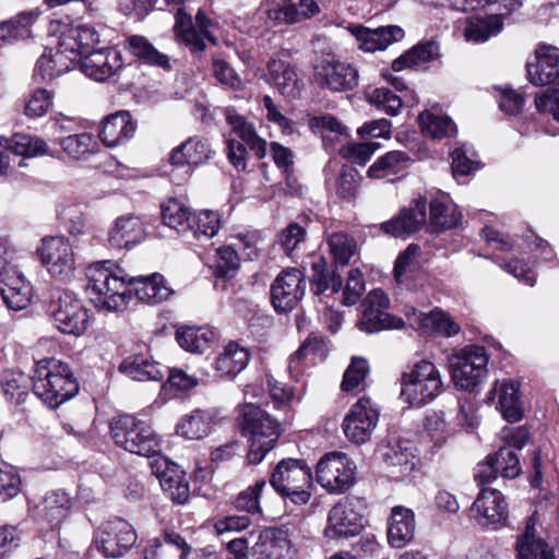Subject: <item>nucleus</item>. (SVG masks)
Masks as SVG:
<instances>
[{"label":"nucleus","instance_id":"27","mask_svg":"<svg viewBox=\"0 0 559 559\" xmlns=\"http://www.w3.org/2000/svg\"><path fill=\"white\" fill-rule=\"evenodd\" d=\"M250 359L247 347L229 342L215 358L214 369L221 378L233 380L247 368Z\"/></svg>","mask_w":559,"mask_h":559},{"label":"nucleus","instance_id":"10","mask_svg":"<svg viewBox=\"0 0 559 559\" xmlns=\"http://www.w3.org/2000/svg\"><path fill=\"white\" fill-rule=\"evenodd\" d=\"M55 326L64 334L79 336L87 329L88 312L71 292H62L48 307Z\"/></svg>","mask_w":559,"mask_h":559},{"label":"nucleus","instance_id":"23","mask_svg":"<svg viewBox=\"0 0 559 559\" xmlns=\"http://www.w3.org/2000/svg\"><path fill=\"white\" fill-rule=\"evenodd\" d=\"M528 80L534 85L552 84L559 79V49L554 46H543L536 50L535 62H528Z\"/></svg>","mask_w":559,"mask_h":559},{"label":"nucleus","instance_id":"63","mask_svg":"<svg viewBox=\"0 0 559 559\" xmlns=\"http://www.w3.org/2000/svg\"><path fill=\"white\" fill-rule=\"evenodd\" d=\"M224 116L227 123L231 127L233 131L246 143L247 141L252 140L257 134L255 129L252 123L247 121V119L239 115L237 110L233 107H227L224 109Z\"/></svg>","mask_w":559,"mask_h":559},{"label":"nucleus","instance_id":"58","mask_svg":"<svg viewBox=\"0 0 559 559\" xmlns=\"http://www.w3.org/2000/svg\"><path fill=\"white\" fill-rule=\"evenodd\" d=\"M381 147L380 142H352L340 148L338 154L342 158L366 165L377 150Z\"/></svg>","mask_w":559,"mask_h":559},{"label":"nucleus","instance_id":"34","mask_svg":"<svg viewBox=\"0 0 559 559\" xmlns=\"http://www.w3.org/2000/svg\"><path fill=\"white\" fill-rule=\"evenodd\" d=\"M176 341L186 352L203 354L215 343V332L209 326L180 325L176 329Z\"/></svg>","mask_w":559,"mask_h":559},{"label":"nucleus","instance_id":"56","mask_svg":"<svg viewBox=\"0 0 559 559\" xmlns=\"http://www.w3.org/2000/svg\"><path fill=\"white\" fill-rule=\"evenodd\" d=\"M452 170L453 175L456 176H467L478 169L479 160L477 158V153L471 145L463 144L462 146L455 148L452 154Z\"/></svg>","mask_w":559,"mask_h":559},{"label":"nucleus","instance_id":"59","mask_svg":"<svg viewBox=\"0 0 559 559\" xmlns=\"http://www.w3.org/2000/svg\"><path fill=\"white\" fill-rule=\"evenodd\" d=\"M21 486L22 480L17 469L8 463H0V502L16 497Z\"/></svg>","mask_w":559,"mask_h":559},{"label":"nucleus","instance_id":"32","mask_svg":"<svg viewBox=\"0 0 559 559\" xmlns=\"http://www.w3.org/2000/svg\"><path fill=\"white\" fill-rule=\"evenodd\" d=\"M415 519L409 509L394 507L390 518V526L386 528V540L395 548H403L414 537Z\"/></svg>","mask_w":559,"mask_h":559},{"label":"nucleus","instance_id":"3","mask_svg":"<svg viewBox=\"0 0 559 559\" xmlns=\"http://www.w3.org/2000/svg\"><path fill=\"white\" fill-rule=\"evenodd\" d=\"M95 36L86 25L64 26L60 31L58 46L46 48L36 63L35 71L44 79L51 80L71 70L80 59L83 48H88Z\"/></svg>","mask_w":559,"mask_h":559},{"label":"nucleus","instance_id":"14","mask_svg":"<svg viewBox=\"0 0 559 559\" xmlns=\"http://www.w3.org/2000/svg\"><path fill=\"white\" fill-rule=\"evenodd\" d=\"M175 17V37L177 41L187 46L191 53L203 52L206 48L205 39L214 46L217 45V38L210 33L212 22L202 10H199L195 15L198 28L194 27L191 15L183 9H178Z\"/></svg>","mask_w":559,"mask_h":559},{"label":"nucleus","instance_id":"36","mask_svg":"<svg viewBox=\"0 0 559 559\" xmlns=\"http://www.w3.org/2000/svg\"><path fill=\"white\" fill-rule=\"evenodd\" d=\"M429 210L428 229L431 233L455 228L462 219L456 206L445 195L431 200Z\"/></svg>","mask_w":559,"mask_h":559},{"label":"nucleus","instance_id":"29","mask_svg":"<svg viewBox=\"0 0 559 559\" xmlns=\"http://www.w3.org/2000/svg\"><path fill=\"white\" fill-rule=\"evenodd\" d=\"M498 399V408L502 417L514 423L522 418L523 408L519 395V384L512 380L496 383L487 396V402L491 403Z\"/></svg>","mask_w":559,"mask_h":559},{"label":"nucleus","instance_id":"38","mask_svg":"<svg viewBox=\"0 0 559 559\" xmlns=\"http://www.w3.org/2000/svg\"><path fill=\"white\" fill-rule=\"evenodd\" d=\"M143 235L141 219L134 215L117 218L115 226L108 234V241L112 248L122 249L134 246Z\"/></svg>","mask_w":559,"mask_h":559},{"label":"nucleus","instance_id":"7","mask_svg":"<svg viewBox=\"0 0 559 559\" xmlns=\"http://www.w3.org/2000/svg\"><path fill=\"white\" fill-rule=\"evenodd\" d=\"M400 399L411 407H423L443 391L441 373L436 365L421 359L401 376Z\"/></svg>","mask_w":559,"mask_h":559},{"label":"nucleus","instance_id":"43","mask_svg":"<svg viewBox=\"0 0 559 559\" xmlns=\"http://www.w3.org/2000/svg\"><path fill=\"white\" fill-rule=\"evenodd\" d=\"M127 49L143 63L171 70L167 55L159 52L144 36L132 35L126 39Z\"/></svg>","mask_w":559,"mask_h":559},{"label":"nucleus","instance_id":"48","mask_svg":"<svg viewBox=\"0 0 559 559\" xmlns=\"http://www.w3.org/2000/svg\"><path fill=\"white\" fill-rule=\"evenodd\" d=\"M328 246L336 265H347L357 253V242L353 236L344 231L332 233L328 236Z\"/></svg>","mask_w":559,"mask_h":559},{"label":"nucleus","instance_id":"30","mask_svg":"<svg viewBox=\"0 0 559 559\" xmlns=\"http://www.w3.org/2000/svg\"><path fill=\"white\" fill-rule=\"evenodd\" d=\"M536 522L533 516L526 520L524 532L515 544L516 559H556L552 547L535 534Z\"/></svg>","mask_w":559,"mask_h":559},{"label":"nucleus","instance_id":"47","mask_svg":"<svg viewBox=\"0 0 559 559\" xmlns=\"http://www.w3.org/2000/svg\"><path fill=\"white\" fill-rule=\"evenodd\" d=\"M62 151L74 160L87 159L94 154L96 142L88 132L73 133L57 138Z\"/></svg>","mask_w":559,"mask_h":559},{"label":"nucleus","instance_id":"1","mask_svg":"<svg viewBox=\"0 0 559 559\" xmlns=\"http://www.w3.org/2000/svg\"><path fill=\"white\" fill-rule=\"evenodd\" d=\"M114 266L111 261L105 260L94 262L87 267L86 293L98 309H123L133 295L142 302L157 305L168 300L175 293L159 273L131 277L126 282L124 277L112 270Z\"/></svg>","mask_w":559,"mask_h":559},{"label":"nucleus","instance_id":"2","mask_svg":"<svg viewBox=\"0 0 559 559\" xmlns=\"http://www.w3.org/2000/svg\"><path fill=\"white\" fill-rule=\"evenodd\" d=\"M34 394L50 408H57L74 397L80 384L72 368L55 358L39 360L32 376Z\"/></svg>","mask_w":559,"mask_h":559},{"label":"nucleus","instance_id":"57","mask_svg":"<svg viewBox=\"0 0 559 559\" xmlns=\"http://www.w3.org/2000/svg\"><path fill=\"white\" fill-rule=\"evenodd\" d=\"M489 461H495L499 475L503 478H515L521 473L519 456L508 447H501L496 453L489 454Z\"/></svg>","mask_w":559,"mask_h":559},{"label":"nucleus","instance_id":"5","mask_svg":"<svg viewBox=\"0 0 559 559\" xmlns=\"http://www.w3.org/2000/svg\"><path fill=\"white\" fill-rule=\"evenodd\" d=\"M270 485L286 502L307 504L312 497V469L304 459H282L271 472Z\"/></svg>","mask_w":559,"mask_h":559},{"label":"nucleus","instance_id":"12","mask_svg":"<svg viewBox=\"0 0 559 559\" xmlns=\"http://www.w3.org/2000/svg\"><path fill=\"white\" fill-rule=\"evenodd\" d=\"M136 538V532L128 521L122 518H112L102 524L95 536V543L106 558L117 559L134 546Z\"/></svg>","mask_w":559,"mask_h":559},{"label":"nucleus","instance_id":"13","mask_svg":"<svg viewBox=\"0 0 559 559\" xmlns=\"http://www.w3.org/2000/svg\"><path fill=\"white\" fill-rule=\"evenodd\" d=\"M380 417V408L369 397H360L344 417L342 428L354 444L370 440Z\"/></svg>","mask_w":559,"mask_h":559},{"label":"nucleus","instance_id":"15","mask_svg":"<svg viewBox=\"0 0 559 559\" xmlns=\"http://www.w3.org/2000/svg\"><path fill=\"white\" fill-rule=\"evenodd\" d=\"M362 528L360 502L355 498L345 497L331 508L324 533L329 538H346L358 535Z\"/></svg>","mask_w":559,"mask_h":559},{"label":"nucleus","instance_id":"25","mask_svg":"<svg viewBox=\"0 0 559 559\" xmlns=\"http://www.w3.org/2000/svg\"><path fill=\"white\" fill-rule=\"evenodd\" d=\"M136 127V122L129 111H117L104 120L99 131V139L106 146L115 147L132 139Z\"/></svg>","mask_w":559,"mask_h":559},{"label":"nucleus","instance_id":"37","mask_svg":"<svg viewBox=\"0 0 559 559\" xmlns=\"http://www.w3.org/2000/svg\"><path fill=\"white\" fill-rule=\"evenodd\" d=\"M71 508L72 499L69 493L62 489L47 492L38 507L40 516L52 528L59 526L63 522Z\"/></svg>","mask_w":559,"mask_h":559},{"label":"nucleus","instance_id":"53","mask_svg":"<svg viewBox=\"0 0 559 559\" xmlns=\"http://www.w3.org/2000/svg\"><path fill=\"white\" fill-rule=\"evenodd\" d=\"M352 35L356 38L358 47L366 52H374L384 49V26L376 29L362 25L348 27Z\"/></svg>","mask_w":559,"mask_h":559},{"label":"nucleus","instance_id":"21","mask_svg":"<svg viewBox=\"0 0 559 559\" xmlns=\"http://www.w3.org/2000/svg\"><path fill=\"white\" fill-rule=\"evenodd\" d=\"M253 551L258 559H293L295 555L288 532L277 527L261 531Z\"/></svg>","mask_w":559,"mask_h":559},{"label":"nucleus","instance_id":"49","mask_svg":"<svg viewBox=\"0 0 559 559\" xmlns=\"http://www.w3.org/2000/svg\"><path fill=\"white\" fill-rule=\"evenodd\" d=\"M222 215L218 212L203 210L191 213L189 230L198 239L214 237L221 228Z\"/></svg>","mask_w":559,"mask_h":559},{"label":"nucleus","instance_id":"55","mask_svg":"<svg viewBox=\"0 0 559 559\" xmlns=\"http://www.w3.org/2000/svg\"><path fill=\"white\" fill-rule=\"evenodd\" d=\"M361 177L352 166L343 165L336 179V194L346 201H353L358 195Z\"/></svg>","mask_w":559,"mask_h":559},{"label":"nucleus","instance_id":"16","mask_svg":"<svg viewBox=\"0 0 559 559\" xmlns=\"http://www.w3.org/2000/svg\"><path fill=\"white\" fill-rule=\"evenodd\" d=\"M313 79L321 88L348 92L358 85V71L350 63L323 58L314 66Z\"/></svg>","mask_w":559,"mask_h":559},{"label":"nucleus","instance_id":"44","mask_svg":"<svg viewBox=\"0 0 559 559\" xmlns=\"http://www.w3.org/2000/svg\"><path fill=\"white\" fill-rule=\"evenodd\" d=\"M119 370L136 381H160L164 378L158 364L141 355H133L123 359Z\"/></svg>","mask_w":559,"mask_h":559},{"label":"nucleus","instance_id":"6","mask_svg":"<svg viewBox=\"0 0 559 559\" xmlns=\"http://www.w3.org/2000/svg\"><path fill=\"white\" fill-rule=\"evenodd\" d=\"M115 444L132 454L151 457L160 452V440L152 426L133 415L114 417L109 425Z\"/></svg>","mask_w":559,"mask_h":559},{"label":"nucleus","instance_id":"61","mask_svg":"<svg viewBox=\"0 0 559 559\" xmlns=\"http://www.w3.org/2000/svg\"><path fill=\"white\" fill-rule=\"evenodd\" d=\"M159 539L162 548H164L165 556L168 558H170V555L176 552L178 559H188V556L192 551V547L188 544L186 538L175 531H164L162 538Z\"/></svg>","mask_w":559,"mask_h":559},{"label":"nucleus","instance_id":"35","mask_svg":"<svg viewBox=\"0 0 559 559\" xmlns=\"http://www.w3.org/2000/svg\"><path fill=\"white\" fill-rule=\"evenodd\" d=\"M416 321V330L424 336L451 337L460 332V325L438 308L429 313L420 312Z\"/></svg>","mask_w":559,"mask_h":559},{"label":"nucleus","instance_id":"46","mask_svg":"<svg viewBox=\"0 0 559 559\" xmlns=\"http://www.w3.org/2000/svg\"><path fill=\"white\" fill-rule=\"evenodd\" d=\"M38 10L22 12L19 15L0 22V46L12 44L29 35L28 26L39 15Z\"/></svg>","mask_w":559,"mask_h":559},{"label":"nucleus","instance_id":"62","mask_svg":"<svg viewBox=\"0 0 559 559\" xmlns=\"http://www.w3.org/2000/svg\"><path fill=\"white\" fill-rule=\"evenodd\" d=\"M365 292V280L359 269H352L348 272L346 285L342 294V304L353 306L358 302Z\"/></svg>","mask_w":559,"mask_h":559},{"label":"nucleus","instance_id":"60","mask_svg":"<svg viewBox=\"0 0 559 559\" xmlns=\"http://www.w3.org/2000/svg\"><path fill=\"white\" fill-rule=\"evenodd\" d=\"M265 486V480H258L253 486L239 492L234 500L235 508L250 514L260 513L259 500Z\"/></svg>","mask_w":559,"mask_h":559},{"label":"nucleus","instance_id":"4","mask_svg":"<svg viewBox=\"0 0 559 559\" xmlns=\"http://www.w3.org/2000/svg\"><path fill=\"white\" fill-rule=\"evenodd\" d=\"M237 424L240 433L248 439L247 461L252 465L263 461L282 435L278 420L253 404H246L240 408Z\"/></svg>","mask_w":559,"mask_h":559},{"label":"nucleus","instance_id":"42","mask_svg":"<svg viewBox=\"0 0 559 559\" xmlns=\"http://www.w3.org/2000/svg\"><path fill=\"white\" fill-rule=\"evenodd\" d=\"M267 79L282 95L295 97L298 90V75L295 68L283 60H271L267 63Z\"/></svg>","mask_w":559,"mask_h":559},{"label":"nucleus","instance_id":"40","mask_svg":"<svg viewBox=\"0 0 559 559\" xmlns=\"http://www.w3.org/2000/svg\"><path fill=\"white\" fill-rule=\"evenodd\" d=\"M214 426V415L210 411L194 409L177 424L176 432L189 440L206 437Z\"/></svg>","mask_w":559,"mask_h":559},{"label":"nucleus","instance_id":"8","mask_svg":"<svg viewBox=\"0 0 559 559\" xmlns=\"http://www.w3.org/2000/svg\"><path fill=\"white\" fill-rule=\"evenodd\" d=\"M452 380L463 391H473L487 374L488 356L483 346H466L449 358Z\"/></svg>","mask_w":559,"mask_h":559},{"label":"nucleus","instance_id":"11","mask_svg":"<svg viewBox=\"0 0 559 559\" xmlns=\"http://www.w3.org/2000/svg\"><path fill=\"white\" fill-rule=\"evenodd\" d=\"M87 29L96 38L88 48L81 49L76 64H80V69L85 75L96 81H105L122 68L121 52L111 47L95 49V46L99 43V35L92 27L87 26Z\"/></svg>","mask_w":559,"mask_h":559},{"label":"nucleus","instance_id":"64","mask_svg":"<svg viewBox=\"0 0 559 559\" xmlns=\"http://www.w3.org/2000/svg\"><path fill=\"white\" fill-rule=\"evenodd\" d=\"M0 294L8 308L15 311L26 308L31 300V287L28 284L0 288Z\"/></svg>","mask_w":559,"mask_h":559},{"label":"nucleus","instance_id":"20","mask_svg":"<svg viewBox=\"0 0 559 559\" xmlns=\"http://www.w3.org/2000/svg\"><path fill=\"white\" fill-rule=\"evenodd\" d=\"M471 512L483 520L479 522L481 525L491 526L492 530L506 525L509 514L504 496L490 488H481Z\"/></svg>","mask_w":559,"mask_h":559},{"label":"nucleus","instance_id":"52","mask_svg":"<svg viewBox=\"0 0 559 559\" xmlns=\"http://www.w3.org/2000/svg\"><path fill=\"white\" fill-rule=\"evenodd\" d=\"M369 373V364L367 359L360 356H354L344 371L341 382V391L350 393L358 389L366 380Z\"/></svg>","mask_w":559,"mask_h":559},{"label":"nucleus","instance_id":"50","mask_svg":"<svg viewBox=\"0 0 559 559\" xmlns=\"http://www.w3.org/2000/svg\"><path fill=\"white\" fill-rule=\"evenodd\" d=\"M418 121L423 133L432 139H442L456 134V127L448 116H438L430 111H424L419 115Z\"/></svg>","mask_w":559,"mask_h":559},{"label":"nucleus","instance_id":"28","mask_svg":"<svg viewBox=\"0 0 559 559\" xmlns=\"http://www.w3.org/2000/svg\"><path fill=\"white\" fill-rule=\"evenodd\" d=\"M357 328L366 333L384 330V292L381 288L368 293L360 306Z\"/></svg>","mask_w":559,"mask_h":559},{"label":"nucleus","instance_id":"54","mask_svg":"<svg viewBox=\"0 0 559 559\" xmlns=\"http://www.w3.org/2000/svg\"><path fill=\"white\" fill-rule=\"evenodd\" d=\"M240 266V259L235 249L229 246L221 247L216 251L214 274L224 280L233 278Z\"/></svg>","mask_w":559,"mask_h":559},{"label":"nucleus","instance_id":"33","mask_svg":"<svg viewBox=\"0 0 559 559\" xmlns=\"http://www.w3.org/2000/svg\"><path fill=\"white\" fill-rule=\"evenodd\" d=\"M426 221V202L416 200L414 206L403 210L397 217L386 221V234L395 237L411 235L419 230Z\"/></svg>","mask_w":559,"mask_h":559},{"label":"nucleus","instance_id":"17","mask_svg":"<svg viewBox=\"0 0 559 559\" xmlns=\"http://www.w3.org/2000/svg\"><path fill=\"white\" fill-rule=\"evenodd\" d=\"M306 281L298 269L282 271L271 285V301L278 313L292 311L304 298Z\"/></svg>","mask_w":559,"mask_h":559},{"label":"nucleus","instance_id":"26","mask_svg":"<svg viewBox=\"0 0 559 559\" xmlns=\"http://www.w3.org/2000/svg\"><path fill=\"white\" fill-rule=\"evenodd\" d=\"M215 152L210 142L201 136H191L183 143L175 147L169 156V162L174 166H199L210 160Z\"/></svg>","mask_w":559,"mask_h":559},{"label":"nucleus","instance_id":"41","mask_svg":"<svg viewBox=\"0 0 559 559\" xmlns=\"http://www.w3.org/2000/svg\"><path fill=\"white\" fill-rule=\"evenodd\" d=\"M502 27V14L473 15L467 19L464 36L468 41L484 43L500 33Z\"/></svg>","mask_w":559,"mask_h":559},{"label":"nucleus","instance_id":"31","mask_svg":"<svg viewBox=\"0 0 559 559\" xmlns=\"http://www.w3.org/2000/svg\"><path fill=\"white\" fill-rule=\"evenodd\" d=\"M267 17L277 23H298L320 12L317 2H267Z\"/></svg>","mask_w":559,"mask_h":559},{"label":"nucleus","instance_id":"51","mask_svg":"<svg viewBox=\"0 0 559 559\" xmlns=\"http://www.w3.org/2000/svg\"><path fill=\"white\" fill-rule=\"evenodd\" d=\"M160 215L163 223L176 229L178 233H187L189 230V221L191 212L180 201L169 199L160 206Z\"/></svg>","mask_w":559,"mask_h":559},{"label":"nucleus","instance_id":"18","mask_svg":"<svg viewBox=\"0 0 559 559\" xmlns=\"http://www.w3.org/2000/svg\"><path fill=\"white\" fill-rule=\"evenodd\" d=\"M38 253L44 265L52 276L68 277L74 271L72 246L62 236L43 239Z\"/></svg>","mask_w":559,"mask_h":559},{"label":"nucleus","instance_id":"39","mask_svg":"<svg viewBox=\"0 0 559 559\" xmlns=\"http://www.w3.org/2000/svg\"><path fill=\"white\" fill-rule=\"evenodd\" d=\"M311 271L310 289L316 296L324 295L328 290H331L332 295L341 292L343 278L335 270L329 271L323 257H318L311 262Z\"/></svg>","mask_w":559,"mask_h":559},{"label":"nucleus","instance_id":"9","mask_svg":"<svg viewBox=\"0 0 559 559\" xmlns=\"http://www.w3.org/2000/svg\"><path fill=\"white\" fill-rule=\"evenodd\" d=\"M356 465L347 454L338 451L325 453L317 463V481L328 492L341 495L355 484Z\"/></svg>","mask_w":559,"mask_h":559},{"label":"nucleus","instance_id":"45","mask_svg":"<svg viewBox=\"0 0 559 559\" xmlns=\"http://www.w3.org/2000/svg\"><path fill=\"white\" fill-rule=\"evenodd\" d=\"M439 57V45L429 40L420 43L407 50L392 62L395 72L436 60Z\"/></svg>","mask_w":559,"mask_h":559},{"label":"nucleus","instance_id":"24","mask_svg":"<svg viewBox=\"0 0 559 559\" xmlns=\"http://www.w3.org/2000/svg\"><path fill=\"white\" fill-rule=\"evenodd\" d=\"M414 447L409 440L396 439L386 442V478L400 480L415 468Z\"/></svg>","mask_w":559,"mask_h":559},{"label":"nucleus","instance_id":"22","mask_svg":"<svg viewBox=\"0 0 559 559\" xmlns=\"http://www.w3.org/2000/svg\"><path fill=\"white\" fill-rule=\"evenodd\" d=\"M9 151L13 152L15 155L26 157L41 155L53 156L43 139L32 134L15 133L10 140V143L8 140L3 142L0 140V175L5 174L9 168Z\"/></svg>","mask_w":559,"mask_h":559},{"label":"nucleus","instance_id":"19","mask_svg":"<svg viewBox=\"0 0 559 559\" xmlns=\"http://www.w3.org/2000/svg\"><path fill=\"white\" fill-rule=\"evenodd\" d=\"M152 467L163 491L175 503L185 504L190 497V487L185 471L165 457L155 460Z\"/></svg>","mask_w":559,"mask_h":559}]
</instances>
